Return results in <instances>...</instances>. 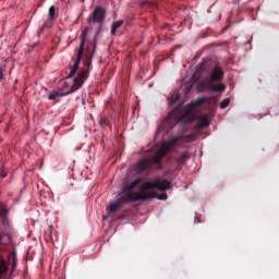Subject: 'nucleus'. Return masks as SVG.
<instances>
[{"instance_id":"obj_1","label":"nucleus","mask_w":279,"mask_h":279,"mask_svg":"<svg viewBox=\"0 0 279 279\" xmlns=\"http://www.w3.org/2000/svg\"><path fill=\"white\" fill-rule=\"evenodd\" d=\"M141 182H143V179L137 178L132 182L126 183L120 193V202L130 204L132 202H145L146 199H154V197H158V193L156 191H151V189H157L158 191H169V189H171V182L168 180H161L160 178L142 184ZM138 185L141 193L132 192Z\"/></svg>"},{"instance_id":"obj_2","label":"nucleus","mask_w":279,"mask_h":279,"mask_svg":"<svg viewBox=\"0 0 279 279\" xmlns=\"http://www.w3.org/2000/svg\"><path fill=\"white\" fill-rule=\"evenodd\" d=\"M105 21H106V9L104 7H95L94 11L87 19L89 26H87L81 33V37H80L81 43L78 46V51H77V54H76L73 65H70V73L65 77V80H71V77H73V75H75L77 73V69H80V62H82V56H84V47L86 45V39L88 38V32H90V28L94 25H98L97 33L94 37V51H95L97 36H99V32H101V27H104Z\"/></svg>"},{"instance_id":"obj_3","label":"nucleus","mask_w":279,"mask_h":279,"mask_svg":"<svg viewBox=\"0 0 279 279\" xmlns=\"http://www.w3.org/2000/svg\"><path fill=\"white\" fill-rule=\"evenodd\" d=\"M90 66H93V52H88L87 50L84 66L81 72H78L77 77H75L74 80L65 81L62 87L52 90V93L48 95V99L50 101H56V99H59V97H66V95H71V93L80 90V88L84 86V82L88 80Z\"/></svg>"},{"instance_id":"obj_4","label":"nucleus","mask_w":279,"mask_h":279,"mask_svg":"<svg viewBox=\"0 0 279 279\" xmlns=\"http://www.w3.org/2000/svg\"><path fill=\"white\" fill-rule=\"evenodd\" d=\"M169 154V145L162 144L154 155L141 159L136 165L137 173L149 175L154 169H162V158Z\"/></svg>"},{"instance_id":"obj_5","label":"nucleus","mask_w":279,"mask_h":279,"mask_svg":"<svg viewBox=\"0 0 279 279\" xmlns=\"http://www.w3.org/2000/svg\"><path fill=\"white\" fill-rule=\"evenodd\" d=\"M196 90L198 93H206V92H210V93H223V90H226V85L223 84H214L213 82L208 80H201L198 81L197 85H196Z\"/></svg>"},{"instance_id":"obj_6","label":"nucleus","mask_w":279,"mask_h":279,"mask_svg":"<svg viewBox=\"0 0 279 279\" xmlns=\"http://www.w3.org/2000/svg\"><path fill=\"white\" fill-rule=\"evenodd\" d=\"M180 122V119L175 117L174 112H170L168 117L160 123L158 126L156 134H160V132H166V134H169L175 125Z\"/></svg>"},{"instance_id":"obj_7","label":"nucleus","mask_w":279,"mask_h":279,"mask_svg":"<svg viewBox=\"0 0 279 279\" xmlns=\"http://www.w3.org/2000/svg\"><path fill=\"white\" fill-rule=\"evenodd\" d=\"M0 219L3 229H0L1 234L4 236H10L12 234V228L10 227V219L8 218V208L5 205H0Z\"/></svg>"},{"instance_id":"obj_8","label":"nucleus","mask_w":279,"mask_h":279,"mask_svg":"<svg viewBox=\"0 0 279 279\" xmlns=\"http://www.w3.org/2000/svg\"><path fill=\"white\" fill-rule=\"evenodd\" d=\"M223 70L219 66H215L210 72L209 81L211 84H214V82H221V80H223Z\"/></svg>"},{"instance_id":"obj_9","label":"nucleus","mask_w":279,"mask_h":279,"mask_svg":"<svg viewBox=\"0 0 279 279\" xmlns=\"http://www.w3.org/2000/svg\"><path fill=\"white\" fill-rule=\"evenodd\" d=\"M121 199V194L118 196V201L116 203H112L107 207V213L110 215V213H117L119 208H121V204L125 203L124 201Z\"/></svg>"},{"instance_id":"obj_10","label":"nucleus","mask_w":279,"mask_h":279,"mask_svg":"<svg viewBox=\"0 0 279 279\" xmlns=\"http://www.w3.org/2000/svg\"><path fill=\"white\" fill-rule=\"evenodd\" d=\"M199 128H208L210 125V122H208V117L202 114L198 118Z\"/></svg>"},{"instance_id":"obj_11","label":"nucleus","mask_w":279,"mask_h":279,"mask_svg":"<svg viewBox=\"0 0 279 279\" xmlns=\"http://www.w3.org/2000/svg\"><path fill=\"white\" fill-rule=\"evenodd\" d=\"M48 23L51 25L53 23V19H56V7L51 5L48 10Z\"/></svg>"},{"instance_id":"obj_12","label":"nucleus","mask_w":279,"mask_h":279,"mask_svg":"<svg viewBox=\"0 0 279 279\" xmlns=\"http://www.w3.org/2000/svg\"><path fill=\"white\" fill-rule=\"evenodd\" d=\"M121 25H123V21H117L112 24L111 26V35L114 36L117 34V29H119V27H121Z\"/></svg>"},{"instance_id":"obj_13","label":"nucleus","mask_w":279,"mask_h":279,"mask_svg":"<svg viewBox=\"0 0 279 279\" xmlns=\"http://www.w3.org/2000/svg\"><path fill=\"white\" fill-rule=\"evenodd\" d=\"M207 98H198L192 102H190L191 108H197V106H202V104H206Z\"/></svg>"},{"instance_id":"obj_14","label":"nucleus","mask_w":279,"mask_h":279,"mask_svg":"<svg viewBox=\"0 0 279 279\" xmlns=\"http://www.w3.org/2000/svg\"><path fill=\"white\" fill-rule=\"evenodd\" d=\"M5 271H8V264H5V259L0 257V278L5 274Z\"/></svg>"},{"instance_id":"obj_15","label":"nucleus","mask_w":279,"mask_h":279,"mask_svg":"<svg viewBox=\"0 0 279 279\" xmlns=\"http://www.w3.org/2000/svg\"><path fill=\"white\" fill-rule=\"evenodd\" d=\"M49 25H51V24H49V22H45L43 24V26L40 28H38L37 36H40V34H43L45 32V29H47V27H49Z\"/></svg>"},{"instance_id":"obj_16","label":"nucleus","mask_w":279,"mask_h":279,"mask_svg":"<svg viewBox=\"0 0 279 279\" xmlns=\"http://www.w3.org/2000/svg\"><path fill=\"white\" fill-rule=\"evenodd\" d=\"M49 25H51V24H49V22H45L43 24V26L40 28H38L37 36H40V34H43L45 32V29H47V27H49Z\"/></svg>"},{"instance_id":"obj_17","label":"nucleus","mask_w":279,"mask_h":279,"mask_svg":"<svg viewBox=\"0 0 279 279\" xmlns=\"http://www.w3.org/2000/svg\"><path fill=\"white\" fill-rule=\"evenodd\" d=\"M185 160H189V154L183 153V154H181L180 158L178 159V162H179L180 165H183V162H184Z\"/></svg>"},{"instance_id":"obj_18","label":"nucleus","mask_w":279,"mask_h":279,"mask_svg":"<svg viewBox=\"0 0 279 279\" xmlns=\"http://www.w3.org/2000/svg\"><path fill=\"white\" fill-rule=\"evenodd\" d=\"M230 106V99L229 98H226L225 100H222L221 102H220V108L222 109V110H225V108H228Z\"/></svg>"},{"instance_id":"obj_19","label":"nucleus","mask_w":279,"mask_h":279,"mask_svg":"<svg viewBox=\"0 0 279 279\" xmlns=\"http://www.w3.org/2000/svg\"><path fill=\"white\" fill-rule=\"evenodd\" d=\"M99 124L108 126L110 125V120H108V118H101Z\"/></svg>"},{"instance_id":"obj_20","label":"nucleus","mask_w":279,"mask_h":279,"mask_svg":"<svg viewBox=\"0 0 279 279\" xmlns=\"http://www.w3.org/2000/svg\"><path fill=\"white\" fill-rule=\"evenodd\" d=\"M8 175V171L5 170V167L2 166L0 169V178H5Z\"/></svg>"},{"instance_id":"obj_21","label":"nucleus","mask_w":279,"mask_h":279,"mask_svg":"<svg viewBox=\"0 0 279 279\" xmlns=\"http://www.w3.org/2000/svg\"><path fill=\"white\" fill-rule=\"evenodd\" d=\"M3 80V68H0V82Z\"/></svg>"},{"instance_id":"obj_22","label":"nucleus","mask_w":279,"mask_h":279,"mask_svg":"<svg viewBox=\"0 0 279 279\" xmlns=\"http://www.w3.org/2000/svg\"><path fill=\"white\" fill-rule=\"evenodd\" d=\"M159 199H167V194H162L160 197H158Z\"/></svg>"},{"instance_id":"obj_23","label":"nucleus","mask_w":279,"mask_h":279,"mask_svg":"<svg viewBox=\"0 0 279 279\" xmlns=\"http://www.w3.org/2000/svg\"><path fill=\"white\" fill-rule=\"evenodd\" d=\"M106 219H108V216H104V220L106 221Z\"/></svg>"}]
</instances>
